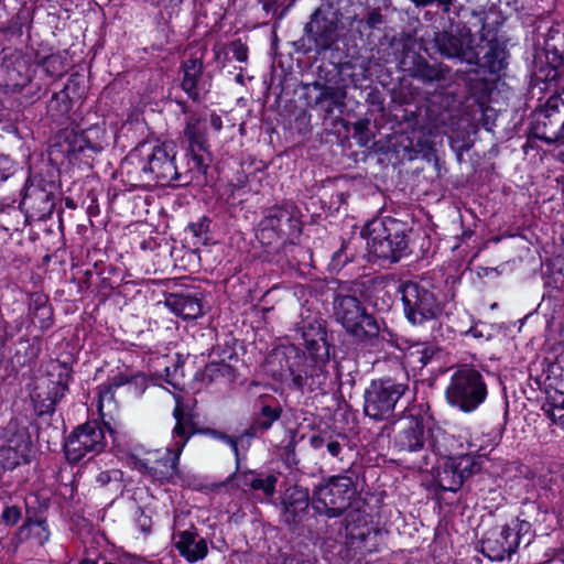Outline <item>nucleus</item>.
I'll list each match as a JSON object with an SVG mask.
<instances>
[{
    "label": "nucleus",
    "instance_id": "nucleus-18",
    "mask_svg": "<svg viewBox=\"0 0 564 564\" xmlns=\"http://www.w3.org/2000/svg\"><path fill=\"white\" fill-rule=\"evenodd\" d=\"M172 393L173 399L175 401L174 410L178 409L181 412V416L183 420L191 419V423L184 425V430L187 433H192V436L195 434H200L208 436L213 440L220 441L230 446L235 456H236V471L240 468V457H239V447H238V438L226 434L223 431L212 429V427H197V423L195 421V408L197 401L194 397L184 395L183 392L186 390H167Z\"/></svg>",
    "mask_w": 564,
    "mask_h": 564
},
{
    "label": "nucleus",
    "instance_id": "nucleus-33",
    "mask_svg": "<svg viewBox=\"0 0 564 564\" xmlns=\"http://www.w3.org/2000/svg\"><path fill=\"white\" fill-rule=\"evenodd\" d=\"M167 304L176 315L185 319H194L203 314L199 301L189 295H174L167 300Z\"/></svg>",
    "mask_w": 564,
    "mask_h": 564
},
{
    "label": "nucleus",
    "instance_id": "nucleus-14",
    "mask_svg": "<svg viewBox=\"0 0 564 564\" xmlns=\"http://www.w3.org/2000/svg\"><path fill=\"white\" fill-rule=\"evenodd\" d=\"M301 362L302 357L295 346H279L267 357L264 369L276 381L286 382L291 378L296 387L311 386L307 373L303 377L299 369Z\"/></svg>",
    "mask_w": 564,
    "mask_h": 564
},
{
    "label": "nucleus",
    "instance_id": "nucleus-24",
    "mask_svg": "<svg viewBox=\"0 0 564 564\" xmlns=\"http://www.w3.org/2000/svg\"><path fill=\"white\" fill-rule=\"evenodd\" d=\"M269 395H260V408L253 413L251 423L245 430L243 435L247 437H259L268 432L279 421L282 415V406L279 402L267 403Z\"/></svg>",
    "mask_w": 564,
    "mask_h": 564
},
{
    "label": "nucleus",
    "instance_id": "nucleus-9",
    "mask_svg": "<svg viewBox=\"0 0 564 564\" xmlns=\"http://www.w3.org/2000/svg\"><path fill=\"white\" fill-rule=\"evenodd\" d=\"M336 321L357 339L375 336L379 327L356 296L338 295L334 301Z\"/></svg>",
    "mask_w": 564,
    "mask_h": 564
},
{
    "label": "nucleus",
    "instance_id": "nucleus-31",
    "mask_svg": "<svg viewBox=\"0 0 564 564\" xmlns=\"http://www.w3.org/2000/svg\"><path fill=\"white\" fill-rule=\"evenodd\" d=\"M58 391L59 390H31L30 398L36 416L43 417L54 414L57 402L64 395V393H58Z\"/></svg>",
    "mask_w": 564,
    "mask_h": 564
},
{
    "label": "nucleus",
    "instance_id": "nucleus-32",
    "mask_svg": "<svg viewBox=\"0 0 564 564\" xmlns=\"http://www.w3.org/2000/svg\"><path fill=\"white\" fill-rule=\"evenodd\" d=\"M33 455L0 443V477L20 466L29 465Z\"/></svg>",
    "mask_w": 564,
    "mask_h": 564
},
{
    "label": "nucleus",
    "instance_id": "nucleus-40",
    "mask_svg": "<svg viewBox=\"0 0 564 564\" xmlns=\"http://www.w3.org/2000/svg\"><path fill=\"white\" fill-rule=\"evenodd\" d=\"M278 477L273 474H269L263 477V474L259 473L257 478H253L249 485L250 489L254 491H262L265 497H272L276 491Z\"/></svg>",
    "mask_w": 564,
    "mask_h": 564
},
{
    "label": "nucleus",
    "instance_id": "nucleus-41",
    "mask_svg": "<svg viewBox=\"0 0 564 564\" xmlns=\"http://www.w3.org/2000/svg\"><path fill=\"white\" fill-rule=\"evenodd\" d=\"M41 65L50 76L61 77L67 70L66 59L59 54H52L44 57Z\"/></svg>",
    "mask_w": 564,
    "mask_h": 564
},
{
    "label": "nucleus",
    "instance_id": "nucleus-63",
    "mask_svg": "<svg viewBox=\"0 0 564 564\" xmlns=\"http://www.w3.org/2000/svg\"><path fill=\"white\" fill-rule=\"evenodd\" d=\"M78 564H98V560L85 557V558L80 560Z\"/></svg>",
    "mask_w": 564,
    "mask_h": 564
},
{
    "label": "nucleus",
    "instance_id": "nucleus-52",
    "mask_svg": "<svg viewBox=\"0 0 564 564\" xmlns=\"http://www.w3.org/2000/svg\"><path fill=\"white\" fill-rule=\"evenodd\" d=\"M145 3L162 9H174L182 3V0H143Z\"/></svg>",
    "mask_w": 564,
    "mask_h": 564
},
{
    "label": "nucleus",
    "instance_id": "nucleus-2",
    "mask_svg": "<svg viewBox=\"0 0 564 564\" xmlns=\"http://www.w3.org/2000/svg\"><path fill=\"white\" fill-rule=\"evenodd\" d=\"M546 510L536 501L522 502L519 511L502 524L490 528L480 541V552L491 562L511 561L521 544L529 546L535 539L534 524Z\"/></svg>",
    "mask_w": 564,
    "mask_h": 564
},
{
    "label": "nucleus",
    "instance_id": "nucleus-11",
    "mask_svg": "<svg viewBox=\"0 0 564 564\" xmlns=\"http://www.w3.org/2000/svg\"><path fill=\"white\" fill-rule=\"evenodd\" d=\"M476 453L453 455L448 447L446 455H438L444 460L437 467L435 482L440 490L457 492L467 487L470 473L475 465Z\"/></svg>",
    "mask_w": 564,
    "mask_h": 564
},
{
    "label": "nucleus",
    "instance_id": "nucleus-19",
    "mask_svg": "<svg viewBox=\"0 0 564 564\" xmlns=\"http://www.w3.org/2000/svg\"><path fill=\"white\" fill-rule=\"evenodd\" d=\"M406 392H412L413 402H419V390H365V413L371 419L384 420L392 414L398 401Z\"/></svg>",
    "mask_w": 564,
    "mask_h": 564
},
{
    "label": "nucleus",
    "instance_id": "nucleus-20",
    "mask_svg": "<svg viewBox=\"0 0 564 564\" xmlns=\"http://www.w3.org/2000/svg\"><path fill=\"white\" fill-rule=\"evenodd\" d=\"M31 427L32 420L28 415L11 413L10 419L0 425V443L33 455Z\"/></svg>",
    "mask_w": 564,
    "mask_h": 564
},
{
    "label": "nucleus",
    "instance_id": "nucleus-8",
    "mask_svg": "<svg viewBox=\"0 0 564 564\" xmlns=\"http://www.w3.org/2000/svg\"><path fill=\"white\" fill-rule=\"evenodd\" d=\"M531 131L546 144L564 145V88L533 112Z\"/></svg>",
    "mask_w": 564,
    "mask_h": 564
},
{
    "label": "nucleus",
    "instance_id": "nucleus-42",
    "mask_svg": "<svg viewBox=\"0 0 564 564\" xmlns=\"http://www.w3.org/2000/svg\"><path fill=\"white\" fill-rule=\"evenodd\" d=\"M97 411L102 420L117 408L116 390H97Z\"/></svg>",
    "mask_w": 564,
    "mask_h": 564
},
{
    "label": "nucleus",
    "instance_id": "nucleus-26",
    "mask_svg": "<svg viewBox=\"0 0 564 564\" xmlns=\"http://www.w3.org/2000/svg\"><path fill=\"white\" fill-rule=\"evenodd\" d=\"M490 459L486 454L477 452L475 467L473 468L466 487L468 492L476 495L490 494L497 486L496 476L489 470Z\"/></svg>",
    "mask_w": 564,
    "mask_h": 564
},
{
    "label": "nucleus",
    "instance_id": "nucleus-7",
    "mask_svg": "<svg viewBox=\"0 0 564 564\" xmlns=\"http://www.w3.org/2000/svg\"><path fill=\"white\" fill-rule=\"evenodd\" d=\"M399 291L405 317L411 324L421 325L436 318L441 314V303L431 289L429 281H408L400 285Z\"/></svg>",
    "mask_w": 564,
    "mask_h": 564
},
{
    "label": "nucleus",
    "instance_id": "nucleus-43",
    "mask_svg": "<svg viewBox=\"0 0 564 564\" xmlns=\"http://www.w3.org/2000/svg\"><path fill=\"white\" fill-rule=\"evenodd\" d=\"M296 442L291 438L285 446L281 449L280 457L283 464L289 468H297L300 464V459L297 458L296 452Z\"/></svg>",
    "mask_w": 564,
    "mask_h": 564
},
{
    "label": "nucleus",
    "instance_id": "nucleus-49",
    "mask_svg": "<svg viewBox=\"0 0 564 564\" xmlns=\"http://www.w3.org/2000/svg\"><path fill=\"white\" fill-rule=\"evenodd\" d=\"M230 370V367L226 364H212L206 367V373L210 377L229 375Z\"/></svg>",
    "mask_w": 564,
    "mask_h": 564
},
{
    "label": "nucleus",
    "instance_id": "nucleus-13",
    "mask_svg": "<svg viewBox=\"0 0 564 564\" xmlns=\"http://www.w3.org/2000/svg\"><path fill=\"white\" fill-rule=\"evenodd\" d=\"M55 207L54 194L48 188V184L37 176H30L26 181L24 194L18 207L14 200L11 205L4 206L0 204V213H10V210L19 214L24 208L26 213H31L32 217L43 218L50 216Z\"/></svg>",
    "mask_w": 564,
    "mask_h": 564
},
{
    "label": "nucleus",
    "instance_id": "nucleus-37",
    "mask_svg": "<svg viewBox=\"0 0 564 564\" xmlns=\"http://www.w3.org/2000/svg\"><path fill=\"white\" fill-rule=\"evenodd\" d=\"M291 220V216L288 210L283 208H274L270 212V214L262 221V235L267 230H271L273 235H279L283 232L284 223Z\"/></svg>",
    "mask_w": 564,
    "mask_h": 564
},
{
    "label": "nucleus",
    "instance_id": "nucleus-61",
    "mask_svg": "<svg viewBox=\"0 0 564 564\" xmlns=\"http://www.w3.org/2000/svg\"><path fill=\"white\" fill-rule=\"evenodd\" d=\"M556 364L561 368H564V347H563V350L561 351V354L556 357Z\"/></svg>",
    "mask_w": 564,
    "mask_h": 564
},
{
    "label": "nucleus",
    "instance_id": "nucleus-17",
    "mask_svg": "<svg viewBox=\"0 0 564 564\" xmlns=\"http://www.w3.org/2000/svg\"><path fill=\"white\" fill-rule=\"evenodd\" d=\"M33 75L30 55L9 48L0 53V85L11 90H20L31 82Z\"/></svg>",
    "mask_w": 564,
    "mask_h": 564
},
{
    "label": "nucleus",
    "instance_id": "nucleus-16",
    "mask_svg": "<svg viewBox=\"0 0 564 564\" xmlns=\"http://www.w3.org/2000/svg\"><path fill=\"white\" fill-rule=\"evenodd\" d=\"M280 519L291 532L299 531L310 519V507L313 508L312 494L308 488L300 485L289 486L280 495Z\"/></svg>",
    "mask_w": 564,
    "mask_h": 564
},
{
    "label": "nucleus",
    "instance_id": "nucleus-5",
    "mask_svg": "<svg viewBox=\"0 0 564 564\" xmlns=\"http://www.w3.org/2000/svg\"><path fill=\"white\" fill-rule=\"evenodd\" d=\"M175 145L173 142L147 141L133 149L126 159L148 181L169 182L176 175Z\"/></svg>",
    "mask_w": 564,
    "mask_h": 564
},
{
    "label": "nucleus",
    "instance_id": "nucleus-21",
    "mask_svg": "<svg viewBox=\"0 0 564 564\" xmlns=\"http://www.w3.org/2000/svg\"><path fill=\"white\" fill-rule=\"evenodd\" d=\"M305 33L310 41L314 42L318 52L326 51L338 39V25L332 18H326L322 11L317 9L311 18V21L305 26Z\"/></svg>",
    "mask_w": 564,
    "mask_h": 564
},
{
    "label": "nucleus",
    "instance_id": "nucleus-58",
    "mask_svg": "<svg viewBox=\"0 0 564 564\" xmlns=\"http://www.w3.org/2000/svg\"><path fill=\"white\" fill-rule=\"evenodd\" d=\"M440 7L443 8L445 12H448L451 9L452 0H435Z\"/></svg>",
    "mask_w": 564,
    "mask_h": 564
},
{
    "label": "nucleus",
    "instance_id": "nucleus-48",
    "mask_svg": "<svg viewBox=\"0 0 564 564\" xmlns=\"http://www.w3.org/2000/svg\"><path fill=\"white\" fill-rule=\"evenodd\" d=\"M120 564H149L145 557L129 552H123L118 556Z\"/></svg>",
    "mask_w": 564,
    "mask_h": 564
},
{
    "label": "nucleus",
    "instance_id": "nucleus-60",
    "mask_svg": "<svg viewBox=\"0 0 564 564\" xmlns=\"http://www.w3.org/2000/svg\"><path fill=\"white\" fill-rule=\"evenodd\" d=\"M411 1L413 3H415L416 6H423V7L430 6L435 2V0H411Z\"/></svg>",
    "mask_w": 564,
    "mask_h": 564
},
{
    "label": "nucleus",
    "instance_id": "nucleus-38",
    "mask_svg": "<svg viewBox=\"0 0 564 564\" xmlns=\"http://www.w3.org/2000/svg\"><path fill=\"white\" fill-rule=\"evenodd\" d=\"M88 131L66 130L65 141L68 144V152H83L86 149H94L93 144L88 140Z\"/></svg>",
    "mask_w": 564,
    "mask_h": 564
},
{
    "label": "nucleus",
    "instance_id": "nucleus-56",
    "mask_svg": "<svg viewBox=\"0 0 564 564\" xmlns=\"http://www.w3.org/2000/svg\"><path fill=\"white\" fill-rule=\"evenodd\" d=\"M96 481H97L100 486H106V485H108V484L111 481V474H110V471H101V473L97 476Z\"/></svg>",
    "mask_w": 564,
    "mask_h": 564
},
{
    "label": "nucleus",
    "instance_id": "nucleus-54",
    "mask_svg": "<svg viewBox=\"0 0 564 564\" xmlns=\"http://www.w3.org/2000/svg\"><path fill=\"white\" fill-rule=\"evenodd\" d=\"M234 56L239 62H246L248 58L247 48L242 45H238L234 51Z\"/></svg>",
    "mask_w": 564,
    "mask_h": 564
},
{
    "label": "nucleus",
    "instance_id": "nucleus-57",
    "mask_svg": "<svg viewBox=\"0 0 564 564\" xmlns=\"http://www.w3.org/2000/svg\"><path fill=\"white\" fill-rule=\"evenodd\" d=\"M210 126H212V128L214 130L220 131L221 128H223V120H221V118L218 115L213 113L210 116Z\"/></svg>",
    "mask_w": 564,
    "mask_h": 564
},
{
    "label": "nucleus",
    "instance_id": "nucleus-62",
    "mask_svg": "<svg viewBox=\"0 0 564 564\" xmlns=\"http://www.w3.org/2000/svg\"><path fill=\"white\" fill-rule=\"evenodd\" d=\"M96 560H98V564H120L119 561L118 562H112V561L107 560L104 556H99Z\"/></svg>",
    "mask_w": 564,
    "mask_h": 564
},
{
    "label": "nucleus",
    "instance_id": "nucleus-22",
    "mask_svg": "<svg viewBox=\"0 0 564 564\" xmlns=\"http://www.w3.org/2000/svg\"><path fill=\"white\" fill-rule=\"evenodd\" d=\"M182 89L193 100L203 98L210 88V80L203 72V59L191 57L183 63Z\"/></svg>",
    "mask_w": 564,
    "mask_h": 564
},
{
    "label": "nucleus",
    "instance_id": "nucleus-53",
    "mask_svg": "<svg viewBox=\"0 0 564 564\" xmlns=\"http://www.w3.org/2000/svg\"><path fill=\"white\" fill-rule=\"evenodd\" d=\"M366 22L370 29H376L383 23V17L379 11H372L368 14Z\"/></svg>",
    "mask_w": 564,
    "mask_h": 564
},
{
    "label": "nucleus",
    "instance_id": "nucleus-27",
    "mask_svg": "<svg viewBox=\"0 0 564 564\" xmlns=\"http://www.w3.org/2000/svg\"><path fill=\"white\" fill-rule=\"evenodd\" d=\"M349 436L345 433H337L335 435L321 433L317 435H312L310 438V445L315 451H321L323 448L326 449V453L339 460H343V454L345 449L351 451L349 446Z\"/></svg>",
    "mask_w": 564,
    "mask_h": 564
},
{
    "label": "nucleus",
    "instance_id": "nucleus-3",
    "mask_svg": "<svg viewBox=\"0 0 564 564\" xmlns=\"http://www.w3.org/2000/svg\"><path fill=\"white\" fill-rule=\"evenodd\" d=\"M359 496V471L349 467L337 475L321 477L313 486V510L321 517H341Z\"/></svg>",
    "mask_w": 564,
    "mask_h": 564
},
{
    "label": "nucleus",
    "instance_id": "nucleus-6",
    "mask_svg": "<svg viewBox=\"0 0 564 564\" xmlns=\"http://www.w3.org/2000/svg\"><path fill=\"white\" fill-rule=\"evenodd\" d=\"M172 414L175 420L172 434L174 437L180 438L178 441H175L174 448L167 449L162 457L153 462L141 458L135 460V468L143 476L151 478L153 482H158L160 485L176 484L175 478L180 477L181 474L180 457L184 447L192 437V433H187L184 430V425L188 426L191 419L188 417L186 421L183 420L178 409L173 410Z\"/></svg>",
    "mask_w": 564,
    "mask_h": 564
},
{
    "label": "nucleus",
    "instance_id": "nucleus-1",
    "mask_svg": "<svg viewBox=\"0 0 564 564\" xmlns=\"http://www.w3.org/2000/svg\"><path fill=\"white\" fill-rule=\"evenodd\" d=\"M404 416L392 425L391 447L397 453H420L431 451L434 455H446L454 438L437 426L430 413L425 397L420 402L408 403L402 410Z\"/></svg>",
    "mask_w": 564,
    "mask_h": 564
},
{
    "label": "nucleus",
    "instance_id": "nucleus-34",
    "mask_svg": "<svg viewBox=\"0 0 564 564\" xmlns=\"http://www.w3.org/2000/svg\"><path fill=\"white\" fill-rule=\"evenodd\" d=\"M29 500L24 498L21 503L4 501L1 505L0 512V533L2 529H12L20 522L22 523L25 514L24 501Z\"/></svg>",
    "mask_w": 564,
    "mask_h": 564
},
{
    "label": "nucleus",
    "instance_id": "nucleus-47",
    "mask_svg": "<svg viewBox=\"0 0 564 564\" xmlns=\"http://www.w3.org/2000/svg\"><path fill=\"white\" fill-rule=\"evenodd\" d=\"M238 471L239 469L236 471H234L229 477H228V481L232 480L234 478H237L239 484L241 486H245V487H249L250 488V485L249 482L253 479V478H257L258 476V471L256 470H246V471H242L238 475Z\"/></svg>",
    "mask_w": 564,
    "mask_h": 564
},
{
    "label": "nucleus",
    "instance_id": "nucleus-64",
    "mask_svg": "<svg viewBox=\"0 0 564 564\" xmlns=\"http://www.w3.org/2000/svg\"><path fill=\"white\" fill-rule=\"evenodd\" d=\"M467 334L471 335L475 338L481 337V333H479L476 328H470Z\"/></svg>",
    "mask_w": 564,
    "mask_h": 564
},
{
    "label": "nucleus",
    "instance_id": "nucleus-15",
    "mask_svg": "<svg viewBox=\"0 0 564 564\" xmlns=\"http://www.w3.org/2000/svg\"><path fill=\"white\" fill-rule=\"evenodd\" d=\"M346 536L351 549L364 554L379 552L383 531L366 512L350 514L346 524Z\"/></svg>",
    "mask_w": 564,
    "mask_h": 564
},
{
    "label": "nucleus",
    "instance_id": "nucleus-46",
    "mask_svg": "<svg viewBox=\"0 0 564 564\" xmlns=\"http://www.w3.org/2000/svg\"><path fill=\"white\" fill-rule=\"evenodd\" d=\"M502 392H503V397L506 399L507 405L509 404V398H510L509 392H511L512 398L514 399V403H520L523 408H527V404L523 401L524 395H527V392L535 394L536 392H539V390H502Z\"/></svg>",
    "mask_w": 564,
    "mask_h": 564
},
{
    "label": "nucleus",
    "instance_id": "nucleus-25",
    "mask_svg": "<svg viewBox=\"0 0 564 564\" xmlns=\"http://www.w3.org/2000/svg\"><path fill=\"white\" fill-rule=\"evenodd\" d=\"M302 337L310 358L316 367L324 366L329 360V346L326 330L319 322L303 327Z\"/></svg>",
    "mask_w": 564,
    "mask_h": 564
},
{
    "label": "nucleus",
    "instance_id": "nucleus-10",
    "mask_svg": "<svg viewBox=\"0 0 564 564\" xmlns=\"http://www.w3.org/2000/svg\"><path fill=\"white\" fill-rule=\"evenodd\" d=\"M106 423L97 420L78 425L65 440L64 453L72 463L80 462L87 454H99L107 446L105 437Z\"/></svg>",
    "mask_w": 564,
    "mask_h": 564
},
{
    "label": "nucleus",
    "instance_id": "nucleus-44",
    "mask_svg": "<svg viewBox=\"0 0 564 564\" xmlns=\"http://www.w3.org/2000/svg\"><path fill=\"white\" fill-rule=\"evenodd\" d=\"M17 171V163L7 154L0 153V182L9 180Z\"/></svg>",
    "mask_w": 564,
    "mask_h": 564
},
{
    "label": "nucleus",
    "instance_id": "nucleus-39",
    "mask_svg": "<svg viewBox=\"0 0 564 564\" xmlns=\"http://www.w3.org/2000/svg\"><path fill=\"white\" fill-rule=\"evenodd\" d=\"M48 375L56 378V380H51L55 388H67L72 383L70 368L66 364L52 361L48 367Z\"/></svg>",
    "mask_w": 564,
    "mask_h": 564
},
{
    "label": "nucleus",
    "instance_id": "nucleus-12",
    "mask_svg": "<svg viewBox=\"0 0 564 564\" xmlns=\"http://www.w3.org/2000/svg\"><path fill=\"white\" fill-rule=\"evenodd\" d=\"M25 514L22 523L14 531L13 538L19 544L32 542L44 546L51 539L47 521L48 506L37 497L24 501Z\"/></svg>",
    "mask_w": 564,
    "mask_h": 564
},
{
    "label": "nucleus",
    "instance_id": "nucleus-30",
    "mask_svg": "<svg viewBox=\"0 0 564 564\" xmlns=\"http://www.w3.org/2000/svg\"><path fill=\"white\" fill-rule=\"evenodd\" d=\"M184 137L188 141V150L194 153L196 150L205 151L206 140V122L205 118L199 113H191L185 121Z\"/></svg>",
    "mask_w": 564,
    "mask_h": 564
},
{
    "label": "nucleus",
    "instance_id": "nucleus-55",
    "mask_svg": "<svg viewBox=\"0 0 564 564\" xmlns=\"http://www.w3.org/2000/svg\"><path fill=\"white\" fill-rule=\"evenodd\" d=\"M189 229L195 236H199L203 231L207 230V225L205 220L194 223L189 225Z\"/></svg>",
    "mask_w": 564,
    "mask_h": 564
},
{
    "label": "nucleus",
    "instance_id": "nucleus-23",
    "mask_svg": "<svg viewBox=\"0 0 564 564\" xmlns=\"http://www.w3.org/2000/svg\"><path fill=\"white\" fill-rule=\"evenodd\" d=\"M197 538L198 532L195 527L173 534L175 550L189 564L204 560L208 554L207 541L204 538L198 540Z\"/></svg>",
    "mask_w": 564,
    "mask_h": 564
},
{
    "label": "nucleus",
    "instance_id": "nucleus-59",
    "mask_svg": "<svg viewBox=\"0 0 564 564\" xmlns=\"http://www.w3.org/2000/svg\"><path fill=\"white\" fill-rule=\"evenodd\" d=\"M558 75L556 68H550L547 74L545 75V80H555Z\"/></svg>",
    "mask_w": 564,
    "mask_h": 564
},
{
    "label": "nucleus",
    "instance_id": "nucleus-35",
    "mask_svg": "<svg viewBox=\"0 0 564 564\" xmlns=\"http://www.w3.org/2000/svg\"><path fill=\"white\" fill-rule=\"evenodd\" d=\"M452 388H486L478 370L463 366L452 377Z\"/></svg>",
    "mask_w": 564,
    "mask_h": 564
},
{
    "label": "nucleus",
    "instance_id": "nucleus-28",
    "mask_svg": "<svg viewBox=\"0 0 564 564\" xmlns=\"http://www.w3.org/2000/svg\"><path fill=\"white\" fill-rule=\"evenodd\" d=\"M178 372V367L175 365L173 373L171 372V368L169 366L164 367V379L163 376L160 375L158 378H148L144 373H132L127 372L120 376V380L115 383V386H134L141 388H150L151 386H162L163 382L173 386L176 388L178 382L176 381V376Z\"/></svg>",
    "mask_w": 564,
    "mask_h": 564
},
{
    "label": "nucleus",
    "instance_id": "nucleus-50",
    "mask_svg": "<svg viewBox=\"0 0 564 564\" xmlns=\"http://www.w3.org/2000/svg\"><path fill=\"white\" fill-rule=\"evenodd\" d=\"M444 39H447V41L449 42L451 44V48H441V52L443 55L447 56V57H455V56H458L459 54V47L457 45V40L453 36H448V35H443L442 36V40Z\"/></svg>",
    "mask_w": 564,
    "mask_h": 564
},
{
    "label": "nucleus",
    "instance_id": "nucleus-36",
    "mask_svg": "<svg viewBox=\"0 0 564 564\" xmlns=\"http://www.w3.org/2000/svg\"><path fill=\"white\" fill-rule=\"evenodd\" d=\"M506 50L497 43H490L488 51L484 55V65L490 73L500 72L506 66Z\"/></svg>",
    "mask_w": 564,
    "mask_h": 564
},
{
    "label": "nucleus",
    "instance_id": "nucleus-29",
    "mask_svg": "<svg viewBox=\"0 0 564 564\" xmlns=\"http://www.w3.org/2000/svg\"><path fill=\"white\" fill-rule=\"evenodd\" d=\"M488 390H445L448 404L465 413L475 411L487 398Z\"/></svg>",
    "mask_w": 564,
    "mask_h": 564
},
{
    "label": "nucleus",
    "instance_id": "nucleus-51",
    "mask_svg": "<svg viewBox=\"0 0 564 564\" xmlns=\"http://www.w3.org/2000/svg\"><path fill=\"white\" fill-rule=\"evenodd\" d=\"M347 249V246H343L333 254L332 263L334 267H343L350 260L348 254H346Z\"/></svg>",
    "mask_w": 564,
    "mask_h": 564
},
{
    "label": "nucleus",
    "instance_id": "nucleus-45",
    "mask_svg": "<svg viewBox=\"0 0 564 564\" xmlns=\"http://www.w3.org/2000/svg\"><path fill=\"white\" fill-rule=\"evenodd\" d=\"M137 527L140 529L143 533H151L152 530V518L147 514L143 508L139 507L137 510V518H135Z\"/></svg>",
    "mask_w": 564,
    "mask_h": 564
},
{
    "label": "nucleus",
    "instance_id": "nucleus-4",
    "mask_svg": "<svg viewBox=\"0 0 564 564\" xmlns=\"http://www.w3.org/2000/svg\"><path fill=\"white\" fill-rule=\"evenodd\" d=\"M361 236L370 260L397 262L408 248L405 225L391 217L373 218L364 227Z\"/></svg>",
    "mask_w": 564,
    "mask_h": 564
}]
</instances>
